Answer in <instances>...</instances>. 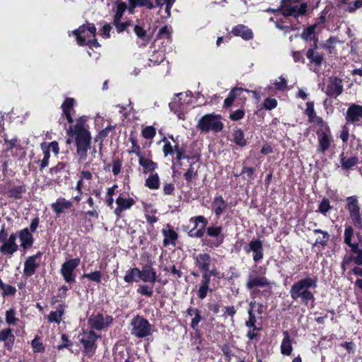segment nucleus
<instances>
[{
  "label": "nucleus",
  "mask_w": 362,
  "mask_h": 362,
  "mask_svg": "<svg viewBox=\"0 0 362 362\" xmlns=\"http://www.w3.org/2000/svg\"><path fill=\"white\" fill-rule=\"evenodd\" d=\"M115 8H113L115 14L112 22V25L115 28L118 34L124 32L129 33V28L133 25V21L127 20L122 21L126 11H129L128 5L124 1L117 0L115 2Z\"/></svg>",
  "instance_id": "7"
},
{
  "label": "nucleus",
  "mask_w": 362,
  "mask_h": 362,
  "mask_svg": "<svg viewBox=\"0 0 362 362\" xmlns=\"http://www.w3.org/2000/svg\"><path fill=\"white\" fill-rule=\"evenodd\" d=\"M145 186L150 189H158L160 187V178L157 173H151L145 180Z\"/></svg>",
  "instance_id": "43"
},
{
  "label": "nucleus",
  "mask_w": 362,
  "mask_h": 362,
  "mask_svg": "<svg viewBox=\"0 0 362 362\" xmlns=\"http://www.w3.org/2000/svg\"><path fill=\"white\" fill-rule=\"evenodd\" d=\"M277 105L278 102L276 99L268 97L264 100L262 104V108L267 110H272L275 109Z\"/></svg>",
  "instance_id": "59"
},
{
  "label": "nucleus",
  "mask_w": 362,
  "mask_h": 362,
  "mask_svg": "<svg viewBox=\"0 0 362 362\" xmlns=\"http://www.w3.org/2000/svg\"><path fill=\"white\" fill-rule=\"evenodd\" d=\"M76 102L74 98H66L61 105L62 110V117H64L70 124L66 134L68 138L66 143L70 144L73 141L75 142L76 153L79 160H84L88 156V151L90 149L91 134L86 128L85 124L87 122L86 116H81L76 119L74 125L73 113L75 112L74 106Z\"/></svg>",
  "instance_id": "1"
},
{
  "label": "nucleus",
  "mask_w": 362,
  "mask_h": 362,
  "mask_svg": "<svg viewBox=\"0 0 362 362\" xmlns=\"http://www.w3.org/2000/svg\"><path fill=\"white\" fill-rule=\"evenodd\" d=\"M198 176L197 170H195L194 165L190 164L189 168L184 174V178L187 183L192 182V180Z\"/></svg>",
  "instance_id": "55"
},
{
  "label": "nucleus",
  "mask_w": 362,
  "mask_h": 362,
  "mask_svg": "<svg viewBox=\"0 0 362 362\" xmlns=\"http://www.w3.org/2000/svg\"><path fill=\"white\" fill-rule=\"evenodd\" d=\"M129 141L131 142L132 146L131 149L127 150V152L129 154L134 153L138 158H140L143 156L141 153V149L140 146L138 144V139L133 133H131L129 138Z\"/></svg>",
  "instance_id": "44"
},
{
  "label": "nucleus",
  "mask_w": 362,
  "mask_h": 362,
  "mask_svg": "<svg viewBox=\"0 0 362 362\" xmlns=\"http://www.w3.org/2000/svg\"><path fill=\"white\" fill-rule=\"evenodd\" d=\"M293 351L292 341L288 331L284 332V339L281 344V353L284 356H290Z\"/></svg>",
  "instance_id": "40"
},
{
  "label": "nucleus",
  "mask_w": 362,
  "mask_h": 362,
  "mask_svg": "<svg viewBox=\"0 0 362 362\" xmlns=\"http://www.w3.org/2000/svg\"><path fill=\"white\" fill-rule=\"evenodd\" d=\"M202 320V317L201 315V312L200 310L199 312H197L195 315H194V318L192 319V321H191V323H190V326L191 327L196 330V332H195V334H196V337L199 339H201L202 337H201V334H200V332L199 330L197 329V327H198V325L199 323Z\"/></svg>",
  "instance_id": "50"
},
{
  "label": "nucleus",
  "mask_w": 362,
  "mask_h": 362,
  "mask_svg": "<svg viewBox=\"0 0 362 362\" xmlns=\"http://www.w3.org/2000/svg\"><path fill=\"white\" fill-rule=\"evenodd\" d=\"M230 33L235 37H240L244 40H250L254 37L252 30L244 24H238L234 26Z\"/></svg>",
  "instance_id": "24"
},
{
  "label": "nucleus",
  "mask_w": 362,
  "mask_h": 362,
  "mask_svg": "<svg viewBox=\"0 0 362 362\" xmlns=\"http://www.w3.org/2000/svg\"><path fill=\"white\" fill-rule=\"evenodd\" d=\"M16 312L13 308H10L9 310L6 311L5 313V320L6 322L8 325H16L18 321V319L16 317Z\"/></svg>",
  "instance_id": "54"
},
{
  "label": "nucleus",
  "mask_w": 362,
  "mask_h": 362,
  "mask_svg": "<svg viewBox=\"0 0 362 362\" xmlns=\"http://www.w3.org/2000/svg\"><path fill=\"white\" fill-rule=\"evenodd\" d=\"M317 286V276L300 279L291 286L289 291L291 298L293 301L299 302L302 305L308 306L310 304L313 308L315 298L310 289H315Z\"/></svg>",
  "instance_id": "3"
},
{
  "label": "nucleus",
  "mask_w": 362,
  "mask_h": 362,
  "mask_svg": "<svg viewBox=\"0 0 362 362\" xmlns=\"http://www.w3.org/2000/svg\"><path fill=\"white\" fill-rule=\"evenodd\" d=\"M117 188V185H114L112 187L107 189V194H106V204L107 205L112 208L113 204V198L112 196L115 194L116 189Z\"/></svg>",
  "instance_id": "62"
},
{
  "label": "nucleus",
  "mask_w": 362,
  "mask_h": 362,
  "mask_svg": "<svg viewBox=\"0 0 362 362\" xmlns=\"http://www.w3.org/2000/svg\"><path fill=\"white\" fill-rule=\"evenodd\" d=\"M354 228L351 226H346L344 230V242L350 247V251L356 255H351L349 260L354 262L355 264L362 266V248H360L359 243H353Z\"/></svg>",
  "instance_id": "13"
},
{
  "label": "nucleus",
  "mask_w": 362,
  "mask_h": 362,
  "mask_svg": "<svg viewBox=\"0 0 362 362\" xmlns=\"http://www.w3.org/2000/svg\"><path fill=\"white\" fill-rule=\"evenodd\" d=\"M73 35H75L77 44L79 46L88 45L89 47H99L100 43L95 37L96 35V28L93 23L83 24L78 29L73 30Z\"/></svg>",
  "instance_id": "4"
},
{
  "label": "nucleus",
  "mask_w": 362,
  "mask_h": 362,
  "mask_svg": "<svg viewBox=\"0 0 362 362\" xmlns=\"http://www.w3.org/2000/svg\"><path fill=\"white\" fill-rule=\"evenodd\" d=\"M83 278H86L90 281L100 284L102 280V273L100 271H94L88 274L84 273L81 276V279Z\"/></svg>",
  "instance_id": "49"
},
{
  "label": "nucleus",
  "mask_w": 362,
  "mask_h": 362,
  "mask_svg": "<svg viewBox=\"0 0 362 362\" xmlns=\"http://www.w3.org/2000/svg\"><path fill=\"white\" fill-rule=\"evenodd\" d=\"M245 252L248 254L252 252V259L258 263L264 258L263 242L260 239H253L244 247Z\"/></svg>",
  "instance_id": "17"
},
{
  "label": "nucleus",
  "mask_w": 362,
  "mask_h": 362,
  "mask_svg": "<svg viewBox=\"0 0 362 362\" xmlns=\"http://www.w3.org/2000/svg\"><path fill=\"white\" fill-rule=\"evenodd\" d=\"M139 163L143 168V173L144 174L154 173L153 172L158 168L156 162L144 156L139 158Z\"/></svg>",
  "instance_id": "35"
},
{
  "label": "nucleus",
  "mask_w": 362,
  "mask_h": 362,
  "mask_svg": "<svg viewBox=\"0 0 362 362\" xmlns=\"http://www.w3.org/2000/svg\"><path fill=\"white\" fill-rule=\"evenodd\" d=\"M115 127L112 125H108L105 129H102L98 132V134L95 137V142H100V148L103 146V142L104 139L108 136L110 132L113 130Z\"/></svg>",
  "instance_id": "48"
},
{
  "label": "nucleus",
  "mask_w": 362,
  "mask_h": 362,
  "mask_svg": "<svg viewBox=\"0 0 362 362\" xmlns=\"http://www.w3.org/2000/svg\"><path fill=\"white\" fill-rule=\"evenodd\" d=\"M31 346L34 353H44L45 351V346L40 341L37 337H35L31 341Z\"/></svg>",
  "instance_id": "57"
},
{
  "label": "nucleus",
  "mask_w": 362,
  "mask_h": 362,
  "mask_svg": "<svg viewBox=\"0 0 362 362\" xmlns=\"http://www.w3.org/2000/svg\"><path fill=\"white\" fill-rule=\"evenodd\" d=\"M339 160L341 168L347 171L356 166L359 163V159L357 156H354L347 158L344 156V152L339 155Z\"/></svg>",
  "instance_id": "38"
},
{
  "label": "nucleus",
  "mask_w": 362,
  "mask_h": 362,
  "mask_svg": "<svg viewBox=\"0 0 362 362\" xmlns=\"http://www.w3.org/2000/svg\"><path fill=\"white\" fill-rule=\"evenodd\" d=\"M42 252L38 251L35 255L30 256L27 258L24 263L23 274L26 276H31L36 272L39 267V264L36 262L37 259H40L42 255Z\"/></svg>",
  "instance_id": "20"
},
{
  "label": "nucleus",
  "mask_w": 362,
  "mask_h": 362,
  "mask_svg": "<svg viewBox=\"0 0 362 362\" xmlns=\"http://www.w3.org/2000/svg\"><path fill=\"white\" fill-rule=\"evenodd\" d=\"M26 185L23 184L21 185H14L8 188L7 196L9 198L15 199H21L23 195L26 192Z\"/></svg>",
  "instance_id": "39"
},
{
  "label": "nucleus",
  "mask_w": 362,
  "mask_h": 362,
  "mask_svg": "<svg viewBox=\"0 0 362 362\" xmlns=\"http://www.w3.org/2000/svg\"><path fill=\"white\" fill-rule=\"evenodd\" d=\"M66 167V164L64 162H59L55 166L49 169V173L52 176H56L55 182L59 183L60 182V175H58V174L62 173L64 171L65 168Z\"/></svg>",
  "instance_id": "46"
},
{
  "label": "nucleus",
  "mask_w": 362,
  "mask_h": 362,
  "mask_svg": "<svg viewBox=\"0 0 362 362\" xmlns=\"http://www.w3.org/2000/svg\"><path fill=\"white\" fill-rule=\"evenodd\" d=\"M233 139L234 142L240 148H243L247 146V141L245 138V134L241 129H237L232 133Z\"/></svg>",
  "instance_id": "41"
},
{
  "label": "nucleus",
  "mask_w": 362,
  "mask_h": 362,
  "mask_svg": "<svg viewBox=\"0 0 362 362\" xmlns=\"http://www.w3.org/2000/svg\"><path fill=\"white\" fill-rule=\"evenodd\" d=\"M281 9L284 17H293L295 19L306 16L310 11L308 3L300 0H281Z\"/></svg>",
  "instance_id": "6"
},
{
  "label": "nucleus",
  "mask_w": 362,
  "mask_h": 362,
  "mask_svg": "<svg viewBox=\"0 0 362 362\" xmlns=\"http://www.w3.org/2000/svg\"><path fill=\"white\" fill-rule=\"evenodd\" d=\"M243 92L250 93V90L238 86L233 88L229 92L228 97L224 100L223 107L225 109L230 108L235 100L240 101L242 104H245L247 98L242 95Z\"/></svg>",
  "instance_id": "18"
},
{
  "label": "nucleus",
  "mask_w": 362,
  "mask_h": 362,
  "mask_svg": "<svg viewBox=\"0 0 362 362\" xmlns=\"http://www.w3.org/2000/svg\"><path fill=\"white\" fill-rule=\"evenodd\" d=\"M194 264L200 272H207L211 263V257L209 254L203 252L194 257Z\"/></svg>",
  "instance_id": "29"
},
{
  "label": "nucleus",
  "mask_w": 362,
  "mask_h": 362,
  "mask_svg": "<svg viewBox=\"0 0 362 362\" xmlns=\"http://www.w3.org/2000/svg\"><path fill=\"white\" fill-rule=\"evenodd\" d=\"M78 337L79 342L83 346V354L88 358L93 356L98 349L97 341L101 338V335L92 329H83Z\"/></svg>",
  "instance_id": "8"
},
{
  "label": "nucleus",
  "mask_w": 362,
  "mask_h": 362,
  "mask_svg": "<svg viewBox=\"0 0 362 362\" xmlns=\"http://www.w3.org/2000/svg\"><path fill=\"white\" fill-rule=\"evenodd\" d=\"M256 172V169L253 167H246L244 166L242 169V171L240 174H234L235 177H239L240 175H243L245 174L247 175V178L253 180L254 175Z\"/></svg>",
  "instance_id": "61"
},
{
  "label": "nucleus",
  "mask_w": 362,
  "mask_h": 362,
  "mask_svg": "<svg viewBox=\"0 0 362 362\" xmlns=\"http://www.w3.org/2000/svg\"><path fill=\"white\" fill-rule=\"evenodd\" d=\"M16 233H11L7 240L0 247V252L11 257L18 250V245L16 242Z\"/></svg>",
  "instance_id": "22"
},
{
  "label": "nucleus",
  "mask_w": 362,
  "mask_h": 362,
  "mask_svg": "<svg viewBox=\"0 0 362 362\" xmlns=\"http://www.w3.org/2000/svg\"><path fill=\"white\" fill-rule=\"evenodd\" d=\"M122 165V160L119 158H115L112 160V173L114 175H117L120 173Z\"/></svg>",
  "instance_id": "64"
},
{
  "label": "nucleus",
  "mask_w": 362,
  "mask_h": 362,
  "mask_svg": "<svg viewBox=\"0 0 362 362\" xmlns=\"http://www.w3.org/2000/svg\"><path fill=\"white\" fill-rule=\"evenodd\" d=\"M220 115L211 113L203 115L198 122V128L202 132H220L223 129Z\"/></svg>",
  "instance_id": "10"
},
{
  "label": "nucleus",
  "mask_w": 362,
  "mask_h": 362,
  "mask_svg": "<svg viewBox=\"0 0 362 362\" xmlns=\"http://www.w3.org/2000/svg\"><path fill=\"white\" fill-rule=\"evenodd\" d=\"M189 221L194 223V228L189 230L187 235L190 238H202V244L211 249L218 248L224 243L226 235L222 226L211 224L208 226V219L202 216H195L190 218Z\"/></svg>",
  "instance_id": "2"
},
{
  "label": "nucleus",
  "mask_w": 362,
  "mask_h": 362,
  "mask_svg": "<svg viewBox=\"0 0 362 362\" xmlns=\"http://www.w3.org/2000/svg\"><path fill=\"white\" fill-rule=\"evenodd\" d=\"M345 209L349 211L353 225L358 229L362 228V214L358 197L356 195L346 198Z\"/></svg>",
  "instance_id": "12"
},
{
  "label": "nucleus",
  "mask_w": 362,
  "mask_h": 362,
  "mask_svg": "<svg viewBox=\"0 0 362 362\" xmlns=\"http://www.w3.org/2000/svg\"><path fill=\"white\" fill-rule=\"evenodd\" d=\"M315 131L317 137V151L320 153H325L334 142L331 129L327 122L317 126Z\"/></svg>",
  "instance_id": "9"
},
{
  "label": "nucleus",
  "mask_w": 362,
  "mask_h": 362,
  "mask_svg": "<svg viewBox=\"0 0 362 362\" xmlns=\"http://www.w3.org/2000/svg\"><path fill=\"white\" fill-rule=\"evenodd\" d=\"M139 279H141V274L140 269L137 267L131 268L127 270L124 276V281L128 284L133 283L134 281L137 282Z\"/></svg>",
  "instance_id": "42"
},
{
  "label": "nucleus",
  "mask_w": 362,
  "mask_h": 362,
  "mask_svg": "<svg viewBox=\"0 0 362 362\" xmlns=\"http://www.w3.org/2000/svg\"><path fill=\"white\" fill-rule=\"evenodd\" d=\"M113 322L112 315H104L101 313L96 315H91L88 319V325L90 329L95 331H102L107 329Z\"/></svg>",
  "instance_id": "14"
},
{
  "label": "nucleus",
  "mask_w": 362,
  "mask_h": 362,
  "mask_svg": "<svg viewBox=\"0 0 362 362\" xmlns=\"http://www.w3.org/2000/svg\"><path fill=\"white\" fill-rule=\"evenodd\" d=\"M169 138L175 143L173 147V151L176 153V160L178 162H180L183 159H189V157L185 154L186 148L184 145H180L178 143L179 136H176L175 138L171 135L169 136Z\"/></svg>",
  "instance_id": "36"
},
{
  "label": "nucleus",
  "mask_w": 362,
  "mask_h": 362,
  "mask_svg": "<svg viewBox=\"0 0 362 362\" xmlns=\"http://www.w3.org/2000/svg\"><path fill=\"white\" fill-rule=\"evenodd\" d=\"M81 259L78 257L70 259L62 264L60 269V274L64 280L68 284H73L76 281L75 269L80 264Z\"/></svg>",
  "instance_id": "15"
},
{
  "label": "nucleus",
  "mask_w": 362,
  "mask_h": 362,
  "mask_svg": "<svg viewBox=\"0 0 362 362\" xmlns=\"http://www.w3.org/2000/svg\"><path fill=\"white\" fill-rule=\"evenodd\" d=\"M116 204L125 211L129 209L135 204V201L131 197L126 199L122 196H119L116 199Z\"/></svg>",
  "instance_id": "47"
},
{
  "label": "nucleus",
  "mask_w": 362,
  "mask_h": 362,
  "mask_svg": "<svg viewBox=\"0 0 362 362\" xmlns=\"http://www.w3.org/2000/svg\"><path fill=\"white\" fill-rule=\"evenodd\" d=\"M72 206V202L63 197L58 198L54 203L51 204V209L57 216L64 213L65 209H70Z\"/></svg>",
  "instance_id": "33"
},
{
  "label": "nucleus",
  "mask_w": 362,
  "mask_h": 362,
  "mask_svg": "<svg viewBox=\"0 0 362 362\" xmlns=\"http://www.w3.org/2000/svg\"><path fill=\"white\" fill-rule=\"evenodd\" d=\"M228 203L221 195L216 196L211 202V209L216 217L219 218L221 215L227 209Z\"/></svg>",
  "instance_id": "28"
},
{
  "label": "nucleus",
  "mask_w": 362,
  "mask_h": 362,
  "mask_svg": "<svg viewBox=\"0 0 362 362\" xmlns=\"http://www.w3.org/2000/svg\"><path fill=\"white\" fill-rule=\"evenodd\" d=\"M4 143L6 145V148L4 151L6 153L11 152L13 148H17V149L21 148L20 145L18 144V140L16 137H15L12 139H8L7 137H5Z\"/></svg>",
  "instance_id": "51"
},
{
  "label": "nucleus",
  "mask_w": 362,
  "mask_h": 362,
  "mask_svg": "<svg viewBox=\"0 0 362 362\" xmlns=\"http://www.w3.org/2000/svg\"><path fill=\"white\" fill-rule=\"evenodd\" d=\"M202 272V281L199 285L197 296L200 299H204L206 296L208 291H212V289L209 288V285L211 283V276L208 274L207 272Z\"/></svg>",
  "instance_id": "25"
},
{
  "label": "nucleus",
  "mask_w": 362,
  "mask_h": 362,
  "mask_svg": "<svg viewBox=\"0 0 362 362\" xmlns=\"http://www.w3.org/2000/svg\"><path fill=\"white\" fill-rule=\"evenodd\" d=\"M249 328H250V329L247 331V332L246 334V337L250 341H252L255 339H257L260 335L259 332L262 329L261 327L255 326V327H250Z\"/></svg>",
  "instance_id": "60"
},
{
  "label": "nucleus",
  "mask_w": 362,
  "mask_h": 362,
  "mask_svg": "<svg viewBox=\"0 0 362 362\" xmlns=\"http://www.w3.org/2000/svg\"><path fill=\"white\" fill-rule=\"evenodd\" d=\"M318 44H312L307 50L305 55L311 64L320 68L324 62V54L317 52Z\"/></svg>",
  "instance_id": "21"
},
{
  "label": "nucleus",
  "mask_w": 362,
  "mask_h": 362,
  "mask_svg": "<svg viewBox=\"0 0 362 362\" xmlns=\"http://www.w3.org/2000/svg\"><path fill=\"white\" fill-rule=\"evenodd\" d=\"M344 90L342 79L337 76H330L327 79L325 94L329 98H337Z\"/></svg>",
  "instance_id": "16"
},
{
  "label": "nucleus",
  "mask_w": 362,
  "mask_h": 362,
  "mask_svg": "<svg viewBox=\"0 0 362 362\" xmlns=\"http://www.w3.org/2000/svg\"><path fill=\"white\" fill-rule=\"evenodd\" d=\"M136 292L141 296L151 298L153 294V287L147 284H139L136 289Z\"/></svg>",
  "instance_id": "52"
},
{
  "label": "nucleus",
  "mask_w": 362,
  "mask_h": 362,
  "mask_svg": "<svg viewBox=\"0 0 362 362\" xmlns=\"http://www.w3.org/2000/svg\"><path fill=\"white\" fill-rule=\"evenodd\" d=\"M332 208L330 205V202L327 198H323L319 204L317 212L321 213L324 216H326L327 212Z\"/></svg>",
  "instance_id": "53"
},
{
  "label": "nucleus",
  "mask_w": 362,
  "mask_h": 362,
  "mask_svg": "<svg viewBox=\"0 0 362 362\" xmlns=\"http://www.w3.org/2000/svg\"><path fill=\"white\" fill-rule=\"evenodd\" d=\"M134 33L137 38L141 42L140 46L146 47L151 40V37L148 35L147 31L142 25H135L133 28Z\"/></svg>",
  "instance_id": "37"
},
{
  "label": "nucleus",
  "mask_w": 362,
  "mask_h": 362,
  "mask_svg": "<svg viewBox=\"0 0 362 362\" xmlns=\"http://www.w3.org/2000/svg\"><path fill=\"white\" fill-rule=\"evenodd\" d=\"M168 227L169 228L168 229L163 228L161 230L163 236V245L164 247H168L169 245L175 246L179 235L170 225L168 224Z\"/></svg>",
  "instance_id": "27"
},
{
  "label": "nucleus",
  "mask_w": 362,
  "mask_h": 362,
  "mask_svg": "<svg viewBox=\"0 0 362 362\" xmlns=\"http://www.w3.org/2000/svg\"><path fill=\"white\" fill-rule=\"evenodd\" d=\"M61 338L64 343L58 345L57 349L62 350L64 349H69V351L73 353V351L70 349V347L73 345V342L69 339L68 335L66 334H62Z\"/></svg>",
  "instance_id": "58"
},
{
  "label": "nucleus",
  "mask_w": 362,
  "mask_h": 362,
  "mask_svg": "<svg viewBox=\"0 0 362 362\" xmlns=\"http://www.w3.org/2000/svg\"><path fill=\"white\" fill-rule=\"evenodd\" d=\"M272 282L264 276L249 275L245 284L246 288L252 294L261 293L262 296L269 297L272 294Z\"/></svg>",
  "instance_id": "5"
},
{
  "label": "nucleus",
  "mask_w": 362,
  "mask_h": 362,
  "mask_svg": "<svg viewBox=\"0 0 362 362\" xmlns=\"http://www.w3.org/2000/svg\"><path fill=\"white\" fill-rule=\"evenodd\" d=\"M245 114V110L243 108H240L231 112L229 115V119L232 121H238L244 117Z\"/></svg>",
  "instance_id": "63"
},
{
  "label": "nucleus",
  "mask_w": 362,
  "mask_h": 362,
  "mask_svg": "<svg viewBox=\"0 0 362 362\" xmlns=\"http://www.w3.org/2000/svg\"><path fill=\"white\" fill-rule=\"evenodd\" d=\"M313 233L315 234L319 233L322 235V238H317L315 240V242L314 243L315 246L321 245L322 247H325L327 245L328 242L330 239V235L327 231L323 230L322 229H314Z\"/></svg>",
  "instance_id": "45"
},
{
  "label": "nucleus",
  "mask_w": 362,
  "mask_h": 362,
  "mask_svg": "<svg viewBox=\"0 0 362 362\" xmlns=\"http://www.w3.org/2000/svg\"><path fill=\"white\" fill-rule=\"evenodd\" d=\"M317 24H313L304 28L301 37L305 41H312L313 44H318V36L316 33Z\"/></svg>",
  "instance_id": "34"
},
{
  "label": "nucleus",
  "mask_w": 362,
  "mask_h": 362,
  "mask_svg": "<svg viewBox=\"0 0 362 362\" xmlns=\"http://www.w3.org/2000/svg\"><path fill=\"white\" fill-rule=\"evenodd\" d=\"M314 102L310 101L306 103V109L305 110V114L308 116V122L310 123H313L315 126H318L325 122L322 117L317 116L316 115L315 107H314Z\"/></svg>",
  "instance_id": "30"
},
{
  "label": "nucleus",
  "mask_w": 362,
  "mask_h": 362,
  "mask_svg": "<svg viewBox=\"0 0 362 362\" xmlns=\"http://www.w3.org/2000/svg\"><path fill=\"white\" fill-rule=\"evenodd\" d=\"M156 134V129L153 126H147L141 131L142 136L146 139H152Z\"/></svg>",
  "instance_id": "56"
},
{
  "label": "nucleus",
  "mask_w": 362,
  "mask_h": 362,
  "mask_svg": "<svg viewBox=\"0 0 362 362\" xmlns=\"http://www.w3.org/2000/svg\"><path fill=\"white\" fill-rule=\"evenodd\" d=\"M129 13L134 14L136 8L144 7L148 10L153 9L156 6L152 0H128Z\"/></svg>",
  "instance_id": "31"
},
{
  "label": "nucleus",
  "mask_w": 362,
  "mask_h": 362,
  "mask_svg": "<svg viewBox=\"0 0 362 362\" xmlns=\"http://www.w3.org/2000/svg\"><path fill=\"white\" fill-rule=\"evenodd\" d=\"M15 341V336L13 329L10 327L0 330V342H4V347L8 351L13 349Z\"/></svg>",
  "instance_id": "26"
},
{
  "label": "nucleus",
  "mask_w": 362,
  "mask_h": 362,
  "mask_svg": "<svg viewBox=\"0 0 362 362\" xmlns=\"http://www.w3.org/2000/svg\"><path fill=\"white\" fill-rule=\"evenodd\" d=\"M141 274V280L144 282H150L154 284L155 282H160V279H158L156 272L152 267L151 263L146 264L142 267V269L140 270Z\"/></svg>",
  "instance_id": "23"
},
{
  "label": "nucleus",
  "mask_w": 362,
  "mask_h": 362,
  "mask_svg": "<svg viewBox=\"0 0 362 362\" xmlns=\"http://www.w3.org/2000/svg\"><path fill=\"white\" fill-rule=\"evenodd\" d=\"M362 119V105L352 103L345 114L346 124H356Z\"/></svg>",
  "instance_id": "19"
},
{
  "label": "nucleus",
  "mask_w": 362,
  "mask_h": 362,
  "mask_svg": "<svg viewBox=\"0 0 362 362\" xmlns=\"http://www.w3.org/2000/svg\"><path fill=\"white\" fill-rule=\"evenodd\" d=\"M18 238L21 241V246L24 250H28L31 247L34 243L33 234L29 231L28 228L21 230L18 232Z\"/></svg>",
  "instance_id": "32"
},
{
  "label": "nucleus",
  "mask_w": 362,
  "mask_h": 362,
  "mask_svg": "<svg viewBox=\"0 0 362 362\" xmlns=\"http://www.w3.org/2000/svg\"><path fill=\"white\" fill-rule=\"evenodd\" d=\"M131 334L137 338H145L152 333V326L143 316L137 315L131 320Z\"/></svg>",
  "instance_id": "11"
}]
</instances>
